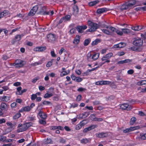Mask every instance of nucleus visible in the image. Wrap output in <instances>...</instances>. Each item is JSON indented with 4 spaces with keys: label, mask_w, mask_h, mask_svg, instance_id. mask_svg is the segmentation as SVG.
I'll use <instances>...</instances> for the list:
<instances>
[{
    "label": "nucleus",
    "mask_w": 146,
    "mask_h": 146,
    "mask_svg": "<svg viewBox=\"0 0 146 146\" xmlns=\"http://www.w3.org/2000/svg\"><path fill=\"white\" fill-rule=\"evenodd\" d=\"M86 90V89L82 87L79 88L77 90L79 92H82Z\"/></svg>",
    "instance_id": "69168bd1"
},
{
    "label": "nucleus",
    "mask_w": 146,
    "mask_h": 146,
    "mask_svg": "<svg viewBox=\"0 0 146 146\" xmlns=\"http://www.w3.org/2000/svg\"><path fill=\"white\" fill-rule=\"evenodd\" d=\"M80 36L76 35L74 39L73 42L75 44H78L80 42Z\"/></svg>",
    "instance_id": "5701e85b"
},
{
    "label": "nucleus",
    "mask_w": 146,
    "mask_h": 146,
    "mask_svg": "<svg viewBox=\"0 0 146 146\" xmlns=\"http://www.w3.org/2000/svg\"><path fill=\"white\" fill-rule=\"evenodd\" d=\"M53 94L52 93H46L44 96V98H48L51 97L52 96Z\"/></svg>",
    "instance_id": "e433bc0d"
},
{
    "label": "nucleus",
    "mask_w": 146,
    "mask_h": 146,
    "mask_svg": "<svg viewBox=\"0 0 146 146\" xmlns=\"http://www.w3.org/2000/svg\"><path fill=\"white\" fill-rule=\"evenodd\" d=\"M91 140V139L90 138H83L80 140V142L82 144H85L90 142Z\"/></svg>",
    "instance_id": "412c9836"
},
{
    "label": "nucleus",
    "mask_w": 146,
    "mask_h": 146,
    "mask_svg": "<svg viewBox=\"0 0 146 146\" xmlns=\"http://www.w3.org/2000/svg\"><path fill=\"white\" fill-rule=\"evenodd\" d=\"M141 138L143 140L146 139V133L141 135L140 134Z\"/></svg>",
    "instance_id": "13d9d810"
},
{
    "label": "nucleus",
    "mask_w": 146,
    "mask_h": 146,
    "mask_svg": "<svg viewBox=\"0 0 146 146\" xmlns=\"http://www.w3.org/2000/svg\"><path fill=\"white\" fill-rule=\"evenodd\" d=\"M38 9V7L37 5H35L34 6L32 9L31 10L29 13V16H33L36 13Z\"/></svg>",
    "instance_id": "9d476101"
},
{
    "label": "nucleus",
    "mask_w": 146,
    "mask_h": 146,
    "mask_svg": "<svg viewBox=\"0 0 146 146\" xmlns=\"http://www.w3.org/2000/svg\"><path fill=\"white\" fill-rule=\"evenodd\" d=\"M99 2L98 1H95L90 2L89 3V5L90 6H92L95 5Z\"/></svg>",
    "instance_id": "ea45409f"
},
{
    "label": "nucleus",
    "mask_w": 146,
    "mask_h": 146,
    "mask_svg": "<svg viewBox=\"0 0 146 146\" xmlns=\"http://www.w3.org/2000/svg\"><path fill=\"white\" fill-rule=\"evenodd\" d=\"M27 129L26 127L25 126V123H24L21 128H19L17 130V132L18 133H20L25 131Z\"/></svg>",
    "instance_id": "6ab92c4d"
},
{
    "label": "nucleus",
    "mask_w": 146,
    "mask_h": 146,
    "mask_svg": "<svg viewBox=\"0 0 146 146\" xmlns=\"http://www.w3.org/2000/svg\"><path fill=\"white\" fill-rule=\"evenodd\" d=\"M39 123L40 124L43 125H45L46 123V121L44 119H40L39 120Z\"/></svg>",
    "instance_id": "5fc2aeb1"
},
{
    "label": "nucleus",
    "mask_w": 146,
    "mask_h": 146,
    "mask_svg": "<svg viewBox=\"0 0 146 146\" xmlns=\"http://www.w3.org/2000/svg\"><path fill=\"white\" fill-rule=\"evenodd\" d=\"M136 120V118L135 117H132L131 119L130 123L131 125H133L135 123Z\"/></svg>",
    "instance_id": "a18cd8bd"
},
{
    "label": "nucleus",
    "mask_w": 146,
    "mask_h": 146,
    "mask_svg": "<svg viewBox=\"0 0 146 146\" xmlns=\"http://www.w3.org/2000/svg\"><path fill=\"white\" fill-rule=\"evenodd\" d=\"M11 97L8 96H3L0 98V99L1 101L6 102L9 101L10 100Z\"/></svg>",
    "instance_id": "aec40b11"
},
{
    "label": "nucleus",
    "mask_w": 146,
    "mask_h": 146,
    "mask_svg": "<svg viewBox=\"0 0 146 146\" xmlns=\"http://www.w3.org/2000/svg\"><path fill=\"white\" fill-rule=\"evenodd\" d=\"M25 126L26 127L27 129H28L29 127L32 125H33V123L31 122H29L26 123H25Z\"/></svg>",
    "instance_id": "de8ad7c7"
},
{
    "label": "nucleus",
    "mask_w": 146,
    "mask_h": 146,
    "mask_svg": "<svg viewBox=\"0 0 146 146\" xmlns=\"http://www.w3.org/2000/svg\"><path fill=\"white\" fill-rule=\"evenodd\" d=\"M31 107L27 106L22 107L19 110V112H23L24 111H29L31 110Z\"/></svg>",
    "instance_id": "dca6fc26"
},
{
    "label": "nucleus",
    "mask_w": 146,
    "mask_h": 146,
    "mask_svg": "<svg viewBox=\"0 0 146 146\" xmlns=\"http://www.w3.org/2000/svg\"><path fill=\"white\" fill-rule=\"evenodd\" d=\"M54 88L52 87L50 88L47 91V92L49 93H52L54 92Z\"/></svg>",
    "instance_id": "603ef678"
},
{
    "label": "nucleus",
    "mask_w": 146,
    "mask_h": 146,
    "mask_svg": "<svg viewBox=\"0 0 146 146\" xmlns=\"http://www.w3.org/2000/svg\"><path fill=\"white\" fill-rule=\"evenodd\" d=\"M17 91L16 92V94L18 95V94L20 93L21 92V91L22 88L20 86L19 87L17 88Z\"/></svg>",
    "instance_id": "4d7b16f0"
},
{
    "label": "nucleus",
    "mask_w": 146,
    "mask_h": 146,
    "mask_svg": "<svg viewBox=\"0 0 146 146\" xmlns=\"http://www.w3.org/2000/svg\"><path fill=\"white\" fill-rule=\"evenodd\" d=\"M122 31L125 34H127L130 33V30L128 29H121Z\"/></svg>",
    "instance_id": "79ce46f5"
},
{
    "label": "nucleus",
    "mask_w": 146,
    "mask_h": 146,
    "mask_svg": "<svg viewBox=\"0 0 146 146\" xmlns=\"http://www.w3.org/2000/svg\"><path fill=\"white\" fill-rule=\"evenodd\" d=\"M40 14L42 15H50V16H52L54 13V12L53 11H51L50 12L49 11H40Z\"/></svg>",
    "instance_id": "f3484780"
},
{
    "label": "nucleus",
    "mask_w": 146,
    "mask_h": 146,
    "mask_svg": "<svg viewBox=\"0 0 146 146\" xmlns=\"http://www.w3.org/2000/svg\"><path fill=\"white\" fill-rule=\"evenodd\" d=\"M103 80L98 81L95 82V84L97 85H103Z\"/></svg>",
    "instance_id": "e2e57ef3"
},
{
    "label": "nucleus",
    "mask_w": 146,
    "mask_h": 146,
    "mask_svg": "<svg viewBox=\"0 0 146 146\" xmlns=\"http://www.w3.org/2000/svg\"><path fill=\"white\" fill-rule=\"evenodd\" d=\"M83 126V123L81 122H80L79 124H77L76 125L75 129L76 130H79Z\"/></svg>",
    "instance_id": "72a5a7b5"
},
{
    "label": "nucleus",
    "mask_w": 146,
    "mask_h": 146,
    "mask_svg": "<svg viewBox=\"0 0 146 146\" xmlns=\"http://www.w3.org/2000/svg\"><path fill=\"white\" fill-rule=\"evenodd\" d=\"M91 41V39L89 38L84 40V45L85 46L88 45L90 43Z\"/></svg>",
    "instance_id": "473e14b6"
},
{
    "label": "nucleus",
    "mask_w": 146,
    "mask_h": 146,
    "mask_svg": "<svg viewBox=\"0 0 146 146\" xmlns=\"http://www.w3.org/2000/svg\"><path fill=\"white\" fill-rule=\"evenodd\" d=\"M107 10L106 8H103L98 9L96 11L97 13L98 14H101L104 12H106Z\"/></svg>",
    "instance_id": "b1692460"
},
{
    "label": "nucleus",
    "mask_w": 146,
    "mask_h": 146,
    "mask_svg": "<svg viewBox=\"0 0 146 146\" xmlns=\"http://www.w3.org/2000/svg\"><path fill=\"white\" fill-rule=\"evenodd\" d=\"M113 54L112 53H109L103 56L101 58V60L102 61H104V63H108L110 62V58L113 56Z\"/></svg>",
    "instance_id": "20e7f679"
},
{
    "label": "nucleus",
    "mask_w": 146,
    "mask_h": 146,
    "mask_svg": "<svg viewBox=\"0 0 146 146\" xmlns=\"http://www.w3.org/2000/svg\"><path fill=\"white\" fill-rule=\"evenodd\" d=\"M131 29L132 30L135 31H139L142 29L141 26L137 25L131 27Z\"/></svg>",
    "instance_id": "a878e982"
},
{
    "label": "nucleus",
    "mask_w": 146,
    "mask_h": 146,
    "mask_svg": "<svg viewBox=\"0 0 146 146\" xmlns=\"http://www.w3.org/2000/svg\"><path fill=\"white\" fill-rule=\"evenodd\" d=\"M82 96L81 95H78L76 98V101L77 102H80L82 99Z\"/></svg>",
    "instance_id": "6e6d98bb"
},
{
    "label": "nucleus",
    "mask_w": 146,
    "mask_h": 146,
    "mask_svg": "<svg viewBox=\"0 0 146 146\" xmlns=\"http://www.w3.org/2000/svg\"><path fill=\"white\" fill-rule=\"evenodd\" d=\"M24 36V35L23 34L16 35L15 36L14 38L12 40L11 42V44H14L16 42L20 41L21 39V37Z\"/></svg>",
    "instance_id": "0eeeda50"
},
{
    "label": "nucleus",
    "mask_w": 146,
    "mask_h": 146,
    "mask_svg": "<svg viewBox=\"0 0 146 146\" xmlns=\"http://www.w3.org/2000/svg\"><path fill=\"white\" fill-rule=\"evenodd\" d=\"M39 78L40 77L39 76L36 77L32 80V82L33 83H35Z\"/></svg>",
    "instance_id": "052dcab7"
},
{
    "label": "nucleus",
    "mask_w": 146,
    "mask_h": 146,
    "mask_svg": "<svg viewBox=\"0 0 146 146\" xmlns=\"http://www.w3.org/2000/svg\"><path fill=\"white\" fill-rule=\"evenodd\" d=\"M111 83V82L108 81L103 80V85H108Z\"/></svg>",
    "instance_id": "bf43d9fd"
},
{
    "label": "nucleus",
    "mask_w": 146,
    "mask_h": 146,
    "mask_svg": "<svg viewBox=\"0 0 146 146\" xmlns=\"http://www.w3.org/2000/svg\"><path fill=\"white\" fill-rule=\"evenodd\" d=\"M50 129L52 130H55L57 129H60L61 131L64 130L63 127L60 125L58 126H52L50 127Z\"/></svg>",
    "instance_id": "4be33fe9"
},
{
    "label": "nucleus",
    "mask_w": 146,
    "mask_h": 146,
    "mask_svg": "<svg viewBox=\"0 0 146 146\" xmlns=\"http://www.w3.org/2000/svg\"><path fill=\"white\" fill-rule=\"evenodd\" d=\"M108 135V134L107 132H102L98 133L96 134V136L98 138H102L106 137Z\"/></svg>",
    "instance_id": "f8f14e48"
},
{
    "label": "nucleus",
    "mask_w": 146,
    "mask_h": 146,
    "mask_svg": "<svg viewBox=\"0 0 146 146\" xmlns=\"http://www.w3.org/2000/svg\"><path fill=\"white\" fill-rule=\"evenodd\" d=\"M20 112H21L19 111L18 112L15 114L13 117V119L16 120L19 118L21 115V114L20 113Z\"/></svg>",
    "instance_id": "2f4dec72"
},
{
    "label": "nucleus",
    "mask_w": 146,
    "mask_h": 146,
    "mask_svg": "<svg viewBox=\"0 0 146 146\" xmlns=\"http://www.w3.org/2000/svg\"><path fill=\"white\" fill-rule=\"evenodd\" d=\"M1 107L2 110H5L7 107V105L4 102H1Z\"/></svg>",
    "instance_id": "c03bdc74"
},
{
    "label": "nucleus",
    "mask_w": 146,
    "mask_h": 146,
    "mask_svg": "<svg viewBox=\"0 0 146 146\" xmlns=\"http://www.w3.org/2000/svg\"><path fill=\"white\" fill-rule=\"evenodd\" d=\"M8 13V11L7 10H4L2 12L0 13V19L4 17V16L7 15Z\"/></svg>",
    "instance_id": "7c9ffc66"
},
{
    "label": "nucleus",
    "mask_w": 146,
    "mask_h": 146,
    "mask_svg": "<svg viewBox=\"0 0 146 146\" xmlns=\"http://www.w3.org/2000/svg\"><path fill=\"white\" fill-rule=\"evenodd\" d=\"M133 44L136 47H139L141 46L143 44V40L140 38H135L133 42Z\"/></svg>",
    "instance_id": "7ed1b4c3"
},
{
    "label": "nucleus",
    "mask_w": 146,
    "mask_h": 146,
    "mask_svg": "<svg viewBox=\"0 0 146 146\" xmlns=\"http://www.w3.org/2000/svg\"><path fill=\"white\" fill-rule=\"evenodd\" d=\"M106 28L107 29H109L110 30V31L112 33V32H115L116 29L114 27L110 26H107Z\"/></svg>",
    "instance_id": "bb28decb"
},
{
    "label": "nucleus",
    "mask_w": 146,
    "mask_h": 146,
    "mask_svg": "<svg viewBox=\"0 0 146 146\" xmlns=\"http://www.w3.org/2000/svg\"><path fill=\"white\" fill-rule=\"evenodd\" d=\"M93 104L94 105H96L100 104V102L98 101H95L93 102Z\"/></svg>",
    "instance_id": "774afa93"
},
{
    "label": "nucleus",
    "mask_w": 146,
    "mask_h": 146,
    "mask_svg": "<svg viewBox=\"0 0 146 146\" xmlns=\"http://www.w3.org/2000/svg\"><path fill=\"white\" fill-rule=\"evenodd\" d=\"M6 139V137L3 135H0V141L4 142Z\"/></svg>",
    "instance_id": "49530a36"
},
{
    "label": "nucleus",
    "mask_w": 146,
    "mask_h": 146,
    "mask_svg": "<svg viewBox=\"0 0 146 146\" xmlns=\"http://www.w3.org/2000/svg\"><path fill=\"white\" fill-rule=\"evenodd\" d=\"M100 55L99 53H97L93 54L92 56L91 59L93 60H96L98 59Z\"/></svg>",
    "instance_id": "c85d7f7f"
},
{
    "label": "nucleus",
    "mask_w": 146,
    "mask_h": 146,
    "mask_svg": "<svg viewBox=\"0 0 146 146\" xmlns=\"http://www.w3.org/2000/svg\"><path fill=\"white\" fill-rule=\"evenodd\" d=\"M97 127L98 125L97 124L91 125L90 126L84 128L83 130V132L84 133H86L88 131L94 129Z\"/></svg>",
    "instance_id": "1a4fd4ad"
},
{
    "label": "nucleus",
    "mask_w": 146,
    "mask_h": 146,
    "mask_svg": "<svg viewBox=\"0 0 146 146\" xmlns=\"http://www.w3.org/2000/svg\"><path fill=\"white\" fill-rule=\"evenodd\" d=\"M44 143L45 144H48L51 143L52 142L51 139L49 138H47L44 139Z\"/></svg>",
    "instance_id": "c756f323"
},
{
    "label": "nucleus",
    "mask_w": 146,
    "mask_h": 146,
    "mask_svg": "<svg viewBox=\"0 0 146 146\" xmlns=\"http://www.w3.org/2000/svg\"><path fill=\"white\" fill-rule=\"evenodd\" d=\"M72 8L73 11L74 12L77 13L78 12L79 9L77 5H74L73 6Z\"/></svg>",
    "instance_id": "58836bf2"
},
{
    "label": "nucleus",
    "mask_w": 146,
    "mask_h": 146,
    "mask_svg": "<svg viewBox=\"0 0 146 146\" xmlns=\"http://www.w3.org/2000/svg\"><path fill=\"white\" fill-rule=\"evenodd\" d=\"M54 60V59H52L50 61L48 62L46 65V66L47 67H49L52 65V62Z\"/></svg>",
    "instance_id": "4c0bfd02"
},
{
    "label": "nucleus",
    "mask_w": 146,
    "mask_h": 146,
    "mask_svg": "<svg viewBox=\"0 0 146 146\" xmlns=\"http://www.w3.org/2000/svg\"><path fill=\"white\" fill-rule=\"evenodd\" d=\"M46 49V46H40L37 47L34 49V51H37L39 52H42L45 50Z\"/></svg>",
    "instance_id": "a211bd4d"
},
{
    "label": "nucleus",
    "mask_w": 146,
    "mask_h": 146,
    "mask_svg": "<svg viewBox=\"0 0 146 146\" xmlns=\"http://www.w3.org/2000/svg\"><path fill=\"white\" fill-rule=\"evenodd\" d=\"M135 0L133 1L132 3L130 1L125 2L121 6L120 9L122 11L127 10L135 5Z\"/></svg>",
    "instance_id": "f257e3e1"
},
{
    "label": "nucleus",
    "mask_w": 146,
    "mask_h": 146,
    "mask_svg": "<svg viewBox=\"0 0 146 146\" xmlns=\"http://www.w3.org/2000/svg\"><path fill=\"white\" fill-rule=\"evenodd\" d=\"M120 108L122 110L127 111L130 110L132 108V106L127 103H123L121 104Z\"/></svg>",
    "instance_id": "39448f33"
},
{
    "label": "nucleus",
    "mask_w": 146,
    "mask_h": 146,
    "mask_svg": "<svg viewBox=\"0 0 146 146\" xmlns=\"http://www.w3.org/2000/svg\"><path fill=\"white\" fill-rule=\"evenodd\" d=\"M88 24L90 28L88 29V31L92 32L95 31L99 27V25L96 23H94L90 21H88Z\"/></svg>",
    "instance_id": "f03ea898"
},
{
    "label": "nucleus",
    "mask_w": 146,
    "mask_h": 146,
    "mask_svg": "<svg viewBox=\"0 0 146 146\" xmlns=\"http://www.w3.org/2000/svg\"><path fill=\"white\" fill-rule=\"evenodd\" d=\"M107 29H102V31L105 34L108 35H112L111 32Z\"/></svg>",
    "instance_id": "cd10ccee"
},
{
    "label": "nucleus",
    "mask_w": 146,
    "mask_h": 146,
    "mask_svg": "<svg viewBox=\"0 0 146 146\" xmlns=\"http://www.w3.org/2000/svg\"><path fill=\"white\" fill-rule=\"evenodd\" d=\"M42 103L43 105H49L50 104L52 105L51 103L50 102L48 101H45V100H44V101H43Z\"/></svg>",
    "instance_id": "3c124183"
},
{
    "label": "nucleus",
    "mask_w": 146,
    "mask_h": 146,
    "mask_svg": "<svg viewBox=\"0 0 146 146\" xmlns=\"http://www.w3.org/2000/svg\"><path fill=\"white\" fill-rule=\"evenodd\" d=\"M47 37L49 41H54L55 39V36L52 34L51 33L47 35Z\"/></svg>",
    "instance_id": "2eb2a0df"
},
{
    "label": "nucleus",
    "mask_w": 146,
    "mask_h": 146,
    "mask_svg": "<svg viewBox=\"0 0 146 146\" xmlns=\"http://www.w3.org/2000/svg\"><path fill=\"white\" fill-rule=\"evenodd\" d=\"M37 96L35 94H33L31 95V99L32 101L36 99Z\"/></svg>",
    "instance_id": "864d4df0"
},
{
    "label": "nucleus",
    "mask_w": 146,
    "mask_h": 146,
    "mask_svg": "<svg viewBox=\"0 0 146 146\" xmlns=\"http://www.w3.org/2000/svg\"><path fill=\"white\" fill-rule=\"evenodd\" d=\"M38 115L40 117L44 119H45L47 117V114L42 111L40 110L38 113Z\"/></svg>",
    "instance_id": "4468645a"
},
{
    "label": "nucleus",
    "mask_w": 146,
    "mask_h": 146,
    "mask_svg": "<svg viewBox=\"0 0 146 146\" xmlns=\"http://www.w3.org/2000/svg\"><path fill=\"white\" fill-rule=\"evenodd\" d=\"M145 84H146V80H140L137 82V85L138 86Z\"/></svg>",
    "instance_id": "f704fd0d"
},
{
    "label": "nucleus",
    "mask_w": 146,
    "mask_h": 146,
    "mask_svg": "<svg viewBox=\"0 0 146 146\" xmlns=\"http://www.w3.org/2000/svg\"><path fill=\"white\" fill-rule=\"evenodd\" d=\"M65 68H62V72L60 73V76L63 77L64 76L67 75L70 73V70L68 69L67 71H65Z\"/></svg>",
    "instance_id": "9b49d317"
},
{
    "label": "nucleus",
    "mask_w": 146,
    "mask_h": 146,
    "mask_svg": "<svg viewBox=\"0 0 146 146\" xmlns=\"http://www.w3.org/2000/svg\"><path fill=\"white\" fill-rule=\"evenodd\" d=\"M64 18V20L66 21H69L70 20L71 18V16L69 15H67L65 17H63Z\"/></svg>",
    "instance_id": "8fccbe9b"
},
{
    "label": "nucleus",
    "mask_w": 146,
    "mask_h": 146,
    "mask_svg": "<svg viewBox=\"0 0 146 146\" xmlns=\"http://www.w3.org/2000/svg\"><path fill=\"white\" fill-rule=\"evenodd\" d=\"M24 61L20 59H17L14 64H15V67L16 68H21L23 67L25 64H23Z\"/></svg>",
    "instance_id": "423d86ee"
},
{
    "label": "nucleus",
    "mask_w": 146,
    "mask_h": 146,
    "mask_svg": "<svg viewBox=\"0 0 146 146\" xmlns=\"http://www.w3.org/2000/svg\"><path fill=\"white\" fill-rule=\"evenodd\" d=\"M100 40L98 39H95L94 41H92V45H95L97 44L98 43L100 42Z\"/></svg>",
    "instance_id": "37998d69"
},
{
    "label": "nucleus",
    "mask_w": 146,
    "mask_h": 146,
    "mask_svg": "<svg viewBox=\"0 0 146 146\" xmlns=\"http://www.w3.org/2000/svg\"><path fill=\"white\" fill-rule=\"evenodd\" d=\"M64 20L63 17L60 19L58 23L56 25V26L58 27V28L60 29L63 27V26H60V24L63 22Z\"/></svg>",
    "instance_id": "393cba45"
},
{
    "label": "nucleus",
    "mask_w": 146,
    "mask_h": 146,
    "mask_svg": "<svg viewBox=\"0 0 146 146\" xmlns=\"http://www.w3.org/2000/svg\"><path fill=\"white\" fill-rule=\"evenodd\" d=\"M28 121H34L36 120V117L35 116H29L27 118Z\"/></svg>",
    "instance_id": "c9c22d12"
},
{
    "label": "nucleus",
    "mask_w": 146,
    "mask_h": 146,
    "mask_svg": "<svg viewBox=\"0 0 146 146\" xmlns=\"http://www.w3.org/2000/svg\"><path fill=\"white\" fill-rule=\"evenodd\" d=\"M87 28V27L86 25H78L76 27V29L79 33H82L83 32V30L86 29Z\"/></svg>",
    "instance_id": "6e6552de"
},
{
    "label": "nucleus",
    "mask_w": 146,
    "mask_h": 146,
    "mask_svg": "<svg viewBox=\"0 0 146 146\" xmlns=\"http://www.w3.org/2000/svg\"><path fill=\"white\" fill-rule=\"evenodd\" d=\"M77 77L75 76L74 74H72L71 75V77L73 80L75 81Z\"/></svg>",
    "instance_id": "0e129e2a"
},
{
    "label": "nucleus",
    "mask_w": 146,
    "mask_h": 146,
    "mask_svg": "<svg viewBox=\"0 0 146 146\" xmlns=\"http://www.w3.org/2000/svg\"><path fill=\"white\" fill-rule=\"evenodd\" d=\"M41 64V62H36L35 63H32L31 64V65L33 66H34L39 65H40Z\"/></svg>",
    "instance_id": "338daca9"
},
{
    "label": "nucleus",
    "mask_w": 146,
    "mask_h": 146,
    "mask_svg": "<svg viewBox=\"0 0 146 146\" xmlns=\"http://www.w3.org/2000/svg\"><path fill=\"white\" fill-rule=\"evenodd\" d=\"M90 119V120L92 121H95L96 119V117L95 116V115L94 114H91L89 116Z\"/></svg>",
    "instance_id": "a19ab883"
},
{
    "label": "nucleus",
    "mask_w": 146,
    "mask_h": 146,
    "mask_svg": "<svg viewBox=\"0 0 146 146\" xmlns=\"http://www.w3.org/2000/svg\"><path fill=\"white\" fill-rule=\"evenodd\" d=\"M115 32L118 35L121 36L123 35V33L122 31H121L116 29Z\"/></svg>",
    "instance_id": "09e8293b"
},
{
    "label": "nucleus",
    "mask_w": 146,
    "mask_h": 146,
    "mask_svg": "<svg viewBox=\"0 0 146 146\" xmlns=\"http://www.w3.org/2000/svg\"><path fill=\"white\" fill-rule=\"evenodd\" d=\"M137 129V127H130L129 128L123 130V132L124 133H127Z\"/></svg>",
    "instance_id": "ddd939ff"
},
{
    "label": "nucleus",
    "mask_w": 146,
    "mask_h": 146,
    "mask_svg": "<svg viewBox=\"0 0 146 146\" xmlns=\"http://www.w3.org/2000/svg\"><path fill=\"white\" fill-rule=\"evenodd\" d=\"M82 80L83 79L81 78L77 77L75 81L77 82H82Z\"/></svg>",
    "instance_id": "680f3d73"
}]
</instances>
